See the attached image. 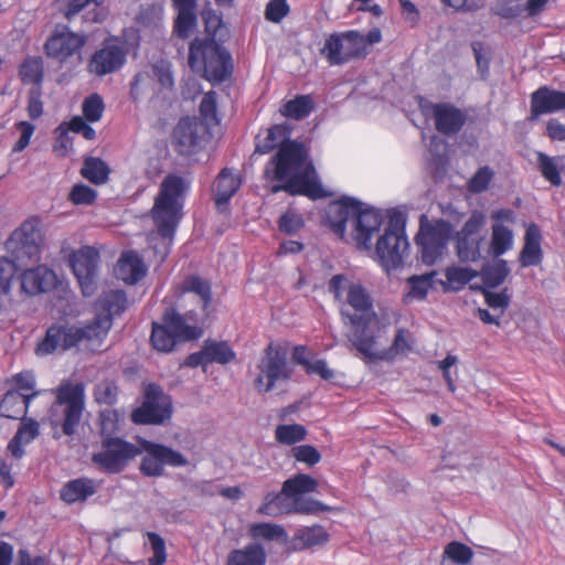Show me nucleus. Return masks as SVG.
<instances>
[{"label":"nucleus","instance_id":"obj_1","mask_svg":"<svg viewBox=\"0 0 565 565\" xmlns=\"http://www.w3.org/2000/svg\"><path fill=\"white\" fill-rule=\"evenodd\" d=\"M142 451L139 470L146 477H160L164 472V466L184 467L188 459L179 451L158 443L138 439V445L124 438L102 439L100 449L93 454L92 461L102 471L108 475L122 472L128 465Z\"/></svg>","mask_w":565,"mask_h":565},{"label":"nucleus","instance_id":"obj_2","mask_svg":"<svg viewBox=\"0 0 565 565\" xmlns=\"http://www.w3.org/2000/svg\"><path fill=\"white\" fill-rule=\"evenodd\" d=\"M98 305L102 311L83 327L68 323H54L49 327L44 339L35 348L36 355L44 356L57 350L65 351L82 342H86L92 350L99 348L113 326L114 317L121 315L127 309L128 299L122 290H109L103 294Z\"/></svg>","mask_w":565,"mask_h":565},{"label":"nucleus","instance_id":"obj_3","mask_svg":"<svg viewBox=\"0 0 565 565\" xmlns=\"http://www.w3.org/2000/svg\"><path fill=\"white\" fill-rule=\"evenodd\" d=\"M350 217H354L353 238L356 247L370 250L373 234L380 231L383 223L381 211L364 206L362 202L351 196H342L331 202L326 210V220L330 230L341 239L345 236Z\"/></svg>","mask_w":565,"mask_h":565},{"label":"nucleus","instance_id":"obj_4","mask_svg":"<svg viewBox=\"0 0 565 565\" xmlns=\"http://www.w3.org/2000/svg\"><path fill=\"white\" fill-rule=\"evenodd\" d=\"M205 319L193 310L181 313L175 307H167L160 322L151 324L150 344L161 353H171L179 344L199 340L204 333Z\"/></svg>","mask_w":565,"mask_h":565},{"label":"nucleus","instance_id":"obj_5","mask_svg":"<svg viewBox=\"0 0 565 565\" xmlns=\"http://www.w3.org/2000/svg\"><path fill=\"white\" fill-rule=\"evenodd\" d=\"M190 182L184 178L169 173L161 182L151 209L152 220L158 234L171 244L182 217L184 196Z\"/></svg>","mask_w":565,"mask_h":565},{"label":"nucleus","instance_id":"obj_6","mask_svg":"<svg viewBox=\"0 0 565 565\" xmlns=\"http://www.w3.org/2000/svg\"><path fill=\"white\" fill-rule=\"evenodd\" d=\"M188 64L193 72L213 84L231 78L234 71L231 53L214 35L196 36L190 42Z\"/></svg>","mask_w":565,"mask_h":565},{"label":"nucleus","instance_id":"obj_7","mask_svg":"<svg viewBox=\"0 0 565 565\" xmlns=\"http://www.w3.org/2000/svg\"><path fill=\"white\" fill-rule=\"evenodd\" d=\"M53 393L55 402L52 406V426L72 436L76 433L85 407L84 385L63 381Z\"/></svg>","mask_w":565,"mask_h":565},{"label":"nucleus","instance_id":"obj_8","mask_svg":"<svg viewBox=\"0 0 565 565\" xmlns=\"http://www.w3.org/2000/svg\"><path fill=\"white\" fill-rule=\"evenodd\" d=\"M408 248L405 217L401 212L392 211L388 215V225L376 243L377 260L386 271L397 269L403 267Z\"/></svg>","mask_w":565,"mask_h":565},{"label":"nucleus","instance_id":"obj_9","mask_svg":"<svg viewBox=\"0 0 565 565\" xmlns=\"http://www.w3.org/2000/svg\"><path fill=\"white\" fill-rule=\"evenodd\" d=\"M308 163V151L305 145L294 140L278 148L266 163L264 177L268 181L284 183L303 172Z\"/></svg>","mask_w":565,"mask_h":565},{"label":"nucleus","instance_id":"obj_10","mask_svg":"<svg viewBox=\"0 0 565 565\" xmlns=\"http://www.w3.org/2000/svg\"><path fill=\"white\" fill-rule=\"evenodd\" d=\"M351 342L367 363L393 361L397 355L406 354L412 350L409 332L405 329H398L392 345L384 350H377L376 334L373 329L360 328L351 337Z\"/></svg>","mask_w":565,"mask_h":565},{"label":"nucleus","instance_id":"obj_11","mask_svg":"<svg viewBox=\"0 0 565 565\" xmlns=\"http://www.w3.org/2000/svg\"><path fill=\"white\" fill-rule=\"evenodd\" d=\"M257 367L260 373L254 384L262 394L271 391L277 382H287L292 376V367L287 361L286 350L273 342L266 347Z\"/></svg>","mask_w":565,"mask_h":565},{"label":"nucleus","instance_id":"obj_12","mask_svg":"<svg viewBox=\"0 0 565 565\" xmlns=\"http://www.w3.org/2000/svg\"><path fill=\"white\" fill-rule=\"evenodd\" d=\"M369 53L364 35L356 30L330 34L321 49V54L330 65H343L352 60L363 58Z\"/></svg>","mask_w":565,"mask_h":565},{"label":"nucleus","instance_id":"obj_13","mask_svg":"<svg viewBox=\"0 0 565 565\" xmlns=\"http://www.w3.org/2000/svg\"><path fill=\"white\" fill-rule=\"evenodd\" d=\"M424 218L425 216H422L419 232L415 239L419 247L422 262L433 265L444 255L452 228L447 221L436 220L425 223Z\"/></svg>","mask_w":565,"mask_h":565},{"label":"nucleus","instance_id":"obj_14","mask_svg":"<svg viewBox=\"0 0 565 565\" xmlns=\"http://www.w3.org/2000/svg\"><path fill=\"white\" fill-rule=\"evenodd\" d=\"M43 244L42 222L39 216L25 220L14 230L7 243L15 260H38Z\"/></svg>","mask_w":565,"mask_h":565},{"label":"nucleus","instance_id":"obj_15","mask_svg":"<svg viewBox=\"0 0 565 565\" xmlns=\"http://www.w3.org/2000/svg\"><path fill=\"white\" fill-rule=\"evenodd\" d=\"M171 416V398L154 383L146 386L142 404L130 415L132 423L137 425H161Z\"/></svg>","mask_w":565,"mask_h":565},{"label":"nucleus","instance_id":"obj_16","mask_svg":"<svg viewBox=\"0 0 565 565\" xmlns=\"http://www.w3.org/2000/svg\"><path fill=\"white\" fill-rule=\"evenodd\" d=\"M87 42L85 34L72 31L67 25L57 24L44 43L45 55L60 64L81 58V52Z\"/></svg>","mask_w":565,"mask_h":565},{"label":"nucleus","instance_id":"obj_17","mask_svg":"<svg viewBox=\"0 0 565 565\" xmlns=\"http://www.w3.org/2000/svg\"><path fill=\"white\" fill-rule=\"evenodd\" d=\"M330 507L313 499L292 500L284 493V487L279 493H268L258 512L264 515L277 516L280 514H318L329 511Z\"/></svg>","mask_w":565,"mask_h":565},{"label":"nucleus","instance_id":"obj_18","mask_svg":"<svg viewBox=\"0 0 565 565\" xmlns=\"http://www.w3.org/2000/svg\"><path fill=\"white\" fill-rule=\"evenodd\" d=\"M425 117L434 120L435 129L444 136H455L467 122V114L449 102L420 104Z\"/></svg>","mask_w":565,"mask_h":565},{"label":"nucleus","instance_id":"obj_19","mask_svg":"<svg viewBox=\"0 0 565 565\" xmlns=\"http://www.w3.org/2000/svg\"><path fill=\"white\" fill-rule=\"evenodd\" d=\"M99 253L90 246L81 247L70 255V266L84 296H92L97 287Z\"/></svg>","mask_w":565,"mask_h":565},{"label":"nucleus","instance_id":"obj_20","mask_svg":"<svg viewBox=\"0 0 565 565\" xmlns=\"http://www.w3.org/2000/svg\"><path fill=\"white\" fill-rule=\"evenodd\" d=\"M345 300L353 309V313H348V318L353 327L352 334L360 328L373 329V324H379V318L373 308V300L361 284H349Z\"/></svg>","mask_w":565,"mask_h":565},{"label":"nucleus","instance_id":"obj_21","mask_svg":"<svg viewBox=\"0 0 565 565\" xmlns=\"http://www.w3.org/2000/svg\"><path fill=\"white\" fill-rule=\"evenodd\" d=\"M127 50L118 38H108L103 42L90 57L87 68L89 73L105 76L122 67L126 62Z\"/></svg>","mask_w":565,"mask_h":565},{"label":"nucleus","instance_id":"obj_22","mask_svg":"<svg viewBox=\"0 0 565 565\" xmlns=\"http://www.w3.org/2000/svg\"><path fill=\"white\" fill-rule=\"evenodd\" d=\"M206 135L209 128L202 120L196 117H183L173 130L174 149L182 156L194 154Z\"/></svg>","mask_w":565,"mask_h":565},{"label":"nucleus","instance_id":"obj_23","mask_svg":"<svg viewBox=\"0 0 565 565\" xmlns=\"http://www.w3.org/2000/svg\"><path fill=\"white\" fill-rule=\"evenodd\" d=\"M236 359V353L227 341L206 339L200 351L189 354L184 365L189 367H206L209 364H228Z\"/></svg>","mask_w":565,"mask_h":565},{"label":"nucleus","instance_id":"obj_24","mask_svg":"<svg viewBox=\"0 0 565 565\" xmlns=\"http://www.w3.org/2000/svg\"><path fill=\"white\" fill-rule=\"evenodd\" d=\"M315 172V168L311 162L307 164L305 171L298 177H294L287 182L278 183L273 185L271 192H286L290 195H305L311 200H318L329 196V193L323 189L322 184L309 177V172Z\"/></svg>","mask_w":565,"mask_h":565},{"label":"nucleus","instance_id":"obj_25","mask_svg":"<svg viewBox=\"0 0 565 565\" xmlns=\"http://www.w3.org/2000/svg\"><path fill=\"white\" fill-rule=\"evenodd\" d=\"M565 109V92L551 88L546 85L539 87L531 94V119L545 114H553Z\"/></svg>","mask_w":565,"mask_h":565},{"label":"nucleus","instance_id":"obj_26","mask_svg":"<svg viewBox=\"0 0 565 565\" xmlns=\"http://www.w3.org/2000/svg\"><path fill=\"white\" fill-rule=\"evenodd\" d=\"M21 291L28 296L47 292L56 287L57 277L54 270L45 265L25 269L21 276Z\"/></svg>","mask_w":565,"mask_h":565},{"label":"nucleus","instance_id":"obj_27","mask_svg":"<svg viewBox=\"0 0 565 565\" xmlns=\"http://www.w3.org/2000/svg\"><path fill=\"white\" fill-rule=\"evenodd\" d=\"M177 295L181 307H184L182 302L185 300L188 295L196 296L199 298V303L201 305L204 317L207 318L211 315V307L213 301L212 285L203 277L199 275L186 276L178 287Z\"/></svg>","mask_w":565,"mask_h":565},{"label":"nucleus","instance_id":"obj_28","mask_svg":"<svg viewBox=\"0 0 565 565\" xmlns=\"http://www.w3.org/2000/svg\"><path fill=\"white\" fill-rule=\"evenodd\" d=\"M60 12L67 21H72L81 11L93 4V9L84 14V21L102 23L106 20L108 11L104 8L106 0H58Z\"/></svg>","mask_w":565,"mask_h":565},{"label":"nucleus","instance_id":"obj_29","mask_svg":"<svg viewBox=\"0 0 565 565\" xmlns=\"http://www.w3.org/2000/svg\"><path fill=\"white\" fill-rule=\"evenodd\" d=\"M115 273L118 279L128 285H136L147 274V266L143 259L135 250L124 252L119 257Z\"/></svg>","mask_w":565,"mask_h":565},{"label":"nucleus","instance_id":"obj_30","mask_svg":"<svg viewBox=\"0 0 565 565\" xmlns=\"http://www.w3.org/2000/svg\"><path fill=\"white\" fill-rule=\"evenodd\" d=\"M291 129L287 124H277L259 132L255 138V153L267 154L289 143Z\"/></svg>","mask_w":565,"mask_h":565},{"label":"nucleus","instance_id":"obj_31","mask_svg":"<svg viewBox=\"0 0 565 565\" xmlns=\"http://www.w3.org/2000/svg\"><path fill=\"white\" fill-rule=\"evenodd\" d=\"M541 244L542 233L540 227L535 223L529 224L524 234V244L519 255L521 267L537 266L542 263L543 250Z\"/></svg>","mask_w":565,"mask_h":565},{"label":"nucleus","instance_id":"obj_32","mask_svg":"<svg viewBox=\"0 0 565 565\" xmlns=\"http://www.w3.org/2000/svg\"><path fill=\"white\" fill-rule=\"evenodd\" d=\"M330 541V534L320 524L302 526L298 529L289 541L290 548L295 552L326 545Z\"/></svg>","mask_w":565,"mask_h":565},{"label":"nucleus","instance_id":"obj_33","mask_svg":"<svg viewBox=\"0 0 565 565\" xmlns=\"http://www.w3.org/2000/svg\"><path fill=\"white\" fill-rule=\"evenodd\" d=\"M178 11L173 23V33L182 39H188L196 25V0H171Z\"/></svg>","mask_w":565,"mask_h":565},{"label":"nucleus","instance_id":"obj_34","mask_svg":"<svg viewBox=\"0 0 565 565\" xmlns=\"http://www.w3.org/2000/svg\"><path fill=\"white\" fill-rule=\"evenodd\" d=\"M97 491L96 482L86 477L76 478L67 481L60 490V499L67 503L74 504L84 502Z\"/></svg>","mask_w":565,"mask_h":565},{"label":"nucleus","instance_id":"obj_35","mask_svg":"<svg viewBox=\"0 0 565 565\" xmlns=\"http://www.w3.org/2000/svg\"><path fill=\"white\" fill-rule=\"evenodd\" d=\"M267 553L259 543H248L242 548L232 550L225 565H266Z\"/></svg>","mask_w":565,"mask_h":565},{"label":"nucleus","instance_id":"obj_36","mask_svg":"<svg viewBox=\"0 0 565 565\" xmlns=\"http://www.w3.org/2000/svg\"><path fill=\"white\" fill-rule=\"evenodd\" d=\"M39 434L40 425L35 419L30 418L23 422L9 441L8 450L14 458L21 459L25 454L23 446L33 441Z\"/></svg>","mask_w":565,"mask_h":565},{"label":"nucleus","instance_id":"obj_37","mask_svg":"<svg viewBox=\"0 0 565 565\" xmlns=\"http://www.w3.org/2000/svg\"><path fill=\"white\" fill-rule=\"evenodd\" d=\"M239 186L241 179L232 173L230 169H222L215 180L214 201L216 206L220 209L227 204L231 198L238 191Z\"/></svg>","mask_w":565,"mask_h":565},{"label":"nucleus","instance_id":"obj_38","mask_svg":"<svg viewBox=\"0 0 565 565\" xmlns=\"http://www.w3.org/2000/svg\"><path fill=\"white\" fill-rule=\"evenodd\" d=\"M514 233L507 224H492L489 252L493 257H500L512 249Z\"/></svg>","mask_w":565,"mask_h":565},{"label":"nucleus","instance_id":"obj_39","mask_svg":"<svg viewBox=\"0 0 565 565\" xmlns=\"http://www.w3.org/2000/svg\"><path fill=\"white\" fill-rule=\"evenodd\" d=\"M30 401L24 398L21 393L9 390L0 402V413L3 417L11 419H22L28 413Z\"/></svg>","mask_w":565,"mask_h":565},{"label":"nucleus","instance_id":"obj_40","mask_svg":"<svg viewBox=\"0 0 565 565\" xmlns=\"http://www.w3.org/2000/svg\"><path fill=\"white\" fill-rule=\"evenodd\" d=\"M284 493L289 495L292 500L306 499L303 494L317 491L318 481L309 475L297 473L296 476L287 479L284 483Z\"/></svg>","mask_w":565,"mask_h":565},{"label":"nucleus","instance_id":"obj_41","mask_svg":"<svg viewBox=\"0 0 565 565\" xmlns=\"http://www.w3.org/2000/svg\"><path fill=\"white\" fill-rule=\"evenodd\" d=\"M313 107L311 95H297L294 99L284 103L279 113L286 118L302 120L312 113Z\"/></svg>","mask_w":565,"mask_h":565},{"label":"nucleus","instance_id":"obj_42","mask_svg":"<svg viewBox=\"0 0 565 565\" xmlns=\"http://www.w3.org/2000/svg\"><path fill=\"white\" fill-rule=\"evenodd\" d=\"M19 75L24 84L41 87L44 78V64L40 56H28L19 67Z\"/></svg>","mask_w":565,"mask_h":565},{"label":"nucleus","instance_id":"obj_43","mask_svg":"<svg viewBox=\"0 0 565 565\" xmlns=\"http://www.w3.org/2000/svg\"><path fill=\"white\" fill-rule=\"evenodd\" d=\"M110 169L105 161L96 157H87L81 169L83 178L93 184H104L109 178Z\"/></svg>","mask_w":565,"mask_h":565},{"label":"nucleus","instance_id":"obj_44","mask_svg":"<svg viewBox=\"0 0 565 565\" xmlns=\"http://www.w3.org/2000/svg\"><path fill=\"white\" fill-rule=\"evenodd\" d=\"M536 159L542 177L552 185L559 186L562 184V175L558 161H562V159L550 157L544 152H537Z\"/></svg>","mask_w":565,"mask_h":565},{"label":"nucleus","instance_id":"obj_45","mask_svg":"<svg viewBox=\"0 0 565 565\" xmlns=\"http://www.w3.org/2000/svg\"><path fill=\"white\" fill-rule=\"evenodd\" d=\"M483 237H457L456 249L461 262H477L481 257Z\"/></svg>","mask_w":565,"mask_h":565},{"label":"nucleus","instance_id":"obj_46","mask_svg":"<svg viewBox=\"0 0 565 565\" xmlns=\"http://www.w3.org/2000/svg\"><path fill=\"white\" fill-rule=\"evenodd\" d=\"M307 437V429L301 424H281L275 429V438L279 444L292 446Z\"/></svg>","mask_w":565,"mask_h":565},{"label":"nucleus","instance_id":"obj_47","mask_svg":"<svg viewBox=\"0 0 565 565\" xmlns=\"http://www.w3.org/2000/svg\"><path fill=\"white\" fill-rule=\"evenodd\" d=\"M12 391L21 393V395L30 402L35 398L40 392L35 390V376L31 371L17 373L11 380Z\"/></svg>","mask_w":565,"mask_h":565},{"label":"nucleus","instance_id":"obj_48","mask_svg":"<svg viewBox=\"0 0 565 565\" xmlns=\"http://www.w3.org/2000/svg\"><path fill=\"white\" fill-rule=\"evenodd\" d=\"M120 414L116 409H104L99 413L98 430L102 439L119 438Z\"/></svg>","mask_w":565,"mask_h":565},{"label":"nucleus","instance_id":"obj_49","mask_svg":"<svg viewBox=\"0 0 565 565\" xmlns=\"http://www.w3.org/2000/svg\"><path fill=\"white\" fill-rule=\"evenodd\" d=\"M443 557L449 558L457 565H470L473 558V551L461 542L451 541L445 546Z\"/></svg>","mask_w":565,"mask_h":565},{"label":"nucleus","instance_id":"obj_50","mask_svg":"<svg viewBox=\"0 0 565 565\" xmlns=\"http://www.w3.org/2000/svg\"><path fill=\"white\" fill-rule=\"evenodd\" d=\"M249 534L253 539H264L266 541H286L287 539V532L281 525L267 522L253 524L250 526Z\"/></svg>","mask_w":565,"mask_h":565},{"label":"nucleus","instance_id":"obj_51","mask_svg":"<svg viewBox=\"0 0 565 565\" xmlns=\"http://www.w3.org/2000/svg\"><path fill=\"white\" fill-rule=\"evenodd\" d=\"M510 269L508 268L507 262L500 259L493 265L487 267L482 271V281L488 288H497L508 277Z\"/></svg>","mask_w":565,"mask_h":565},{"label":"nucleus","instance_id":"obj_52","mask_svg":"<svg viewBox=\"0 0 565 565\" xmlns=\"http://www.w3.org/2000/svg\"><path fill=\"white\" fill-rule=\"evenodd\" d=\"M493 177L494 172L490 167L484 166L479 168L467 183L469 192L475 194L484 192L488 190Z\"/></svg>","mask_w":565,"mask_h":565},{"label":"nucleus","instance_id":"obj_53","mask_svg":"<svg viewBox=\"0 0 565 565\" xmlns=\"http://www.w3.org/2000/svg\"><path fill=\"white\" fill-rule=\"evenodd\" d=\"M104 109V100L97 93L87 96L82 105L83 116L89 122L99 121L103 116Z\"/></svg>","mask_w":565,"mask_h":565},{"label":"nucleus","instance_id":"obj_54","mask_svg":"<svg viewBox=\"0 0 565 565\" xmlns=\"http://www.w3.org/2000/svg\"><path fill=\"white\" fill-rule=\"evenodd\" d=\"M445 276L454 289H460L477 277V271L471 268L452 266L446 269Z\"/></svg>","mask_w":565,"mask_h":565},{"label":"nucleus","instance_id":"obj_55","mask_svg":"<svg viewBox=\"0 0 565 565\" xmlns=\"http://www.w3.org/2000/svg\"><path fill=\"white\" fill-rule=\"evenodd\" d=\"M435 276L436 271L433 270L428 274L409 277L407 280L411 287L409 295L414 298L424 299L433 287Z\"/></svg>","mask_w":565,"mask_h":565},{"label":"nucleus","instance_id":"obj_56","mask_svg":"<svg viewBox=\"0 0 565 565\" xmlns=\"http://www.w3.org/2000/svg\"><path fill=\"white\" fill-rule=\"evenodd\" d=\"M200 114L202 116L203 121H205L207 125L220 124L221 119L218 118L217 115V100L216 93L214 90H210L204 94L200 104Z\"/></svg>","mask_w":565,"mask_h":565},{"label":"nucleus","instance_id":"obj_57","mask_svg":"<svg viewBox=\"0 0 565 565\" xmlns=\"http://www.w3.org/2000/svg\"><path fill=\"white\" fill-rule=\"evenodd\" d=\"M17 271L18 266L15 260L0 257V297L9 295Z\"/></svg>","mask_w":565,"mask_h":565},{"label":"nucleus","instance_id":"obj_58","mask_svg":"<svg viewBox=\"0 0 565 565\" xmlns=\"http://www.w3.org/2000/svg\"><path fill=\"white\" fill-rule=\"evenodd\" d=\"M118 386L114 381H103L94 388V397L98 404L114 405L117 402Z\"/></svg>","mask_w":565,"mask_h":565},{"label":"nucleus","instance_id":"obj_59","mask_svg":"<svg viewBox=\"0 0 565 565\" xmlns=\"http://www.w3.org/2000/svg\"><path fill=\"white\" fill-rule=\"evenodd\" d=\"M146 536L149 541L153 556L148 559L149 565H164L167 562V551L164 540L156 532H147Z\"/></svg>","mask_w":565,"mask_h":565},{"label":"nucleus","instance_id":"obj_60","mask_svg":"<svg viewBox=\"0 0 565 565\" xmlns=\"http://www.w3.org/2000/svg\"><path fill=\"white\" fill-rule=\"evenodd\" d=\"M96 199L97 192L83 183L75 184L68 193V200L74 205H90Z\"/></svg>","mask_w":565,"mask_h":565},{"label":"nucleus","instance_id":"obj_61","mask_svg":"<svg viewBox=\"0 0 565 565\" xmlns=\"http://www.w3.org/2000/svg\"><path fill=\"white\" fill-rule=\"evenodd\" d=\"M303 225L302 216L291 210L286 211L278 221L279 231L289 235L298 232Z\"/></svg>","mask_w":565,"mask_h":565},{"label":"nucleus","instance_id":"obj_62","mask_svg":"<svg viewBox=\"0 0 565 565\" xmlns=\"http://www.w3.org/2000/svg\"><path fill=\"white\" fill-rule=\"evenodd\" d=\"M290 12L287 0H270L265 9V19L273 23L281 22Z\"/></svg>","mask_w":565,"mask_h":565},{"label":"nucleus","instance_id":"obj_63","mask_svg":"<svg viewBox=\"0 0 565 565\" xmlns=\"http://www.w3.org/2000/svg\"><path fill=\"white\" fill-rule=\"evenodd\" d=\"M291 451L297 461L307 463L309 467L317 465L321 460L320 452L311 445L296 446Z\"/></svg>","mask_w":565,"mask_h":565},{"label":"nucleus","instance_id":"obj_64","mask_svg":"<svg viewBox=\"0 0 565 565\" xmlns=\"http://www.w3.org/2000/svg\"><path fill=\"white\" fill-rule=\"evenodd\" d=\"M484 217L481 213H472L465 222L461 230L457 233V237H481L479 232L483 226Z\"/></svg>","mask_w":565,"mask_h":565}]
</instances>
